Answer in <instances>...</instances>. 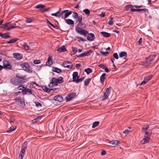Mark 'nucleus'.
<instances>
[{
	"mask_svg": "<svg viewBox=\"0 0 159 159\" xmlns=\"http://www.w3.org/2000/svg\"><path fill=\"white\" fill-rule=\"evenodd\" d=\"M33 62L35 64H37L40 63L41 61L39 60H35Z\"/></svg>",
	"mask_w": 159,
	"mask_h": 159,
	"instance_id": "nucleus-49",
	"label": "nucleus"
},
{
	"mask_svg": "<svg viewBox=\"0 0 159 159\" xmlns=\"http://www.w3.org/2000/svg\"><path fill=\"white\" fill-rule=\"evenodd\" d=\"M150 139H148L146 138H144L143 139H142L141 141V142L143 143H148Z\"/></svg>",
	"mask_w": 159,
	"mask_h": 159,
	"instance_id": "nucleus-36",
	"label": "nucleus"
},
{
	"mask_svg": "<svg viewBox=\"0 0 159 159\" xmlns=\"http://www.w3.org/2000/svg\"><path fill=\"white\" fill-rule=\"evenodd\" d=\"M65 11H68L65 12V14L64 16V19L65 20L66 18L69 15H71L72 13V11H69L68 10H66Z\"/></svg>",
	"mask_w": 159,
	"mask_h": 159,
	"instance_id": "nucleus-27",
	"label": "nucleus"
},
{
	"mask_svg": "<svg viewBox=\"0 0 159 159\" xmlns=\"http://www.w3.org/2000/svg\"><path fill=\"white\" fill-rule=\"evenodd\" d=\"M42 89L44 91L48 93L51 91V90L45 86H43Z\"/></svg>",
	"mask_w": 159,
	"mask_h": 159,
	"instance_id": "nucleus-31",
	"label": "nucleus"
},
{
	"mask_svg": "<svg viewBox=\"0 0 159 159\" xmlns=\"http://www.w3.org/2000/svg\"><path fill=\"white\" fill-rule=\"evenodd\" d=\"M88 52H86L85 51L84 52H83L81 54L77 56V57H78L80 58L83 57H85L86 56H88Z\"/></svg>",
	"mask_w": 159,
	"mask_h": 159,
	"instance_id": "nucleus-29",
	"label": "nucleus"
},
{
	"mask_svg": "<svg viewBox=\"0 0 159 159\" xmlns=\"http://www.w3.org/2000/svg\"><path fill=\"white\" fill-rule=\"evenodd\" d=\"M100 53L101 54L104 56H106L107 54H109V52L107 51L106 52H104L102 51H101L100 52Z\"/></svg>",
	"mask_w": 159,
	"mask_h": 159,
	"instance_id": "nucleus-50",
	"label": "nucleus"
},
{
	"mask_svg": "<svg viewBox=\"0 0 159 159\" xmlns=\"http://www.w3.org/2000/svg\"><path fill=\"white\" fill-rule=\"evenodd\" d=\"M52 57L50 56H49L48 58V61L46 62V65L48 66H50L52 63Z\"/></svg>",
	"mask_w": 159,
	"mask_h": 159,
	"instance_id": "nucleus-20",
	"label": "nucleus"
},
{
	"mask_svg": "<svg viewBox=\"0 0 159 159\" xmlns=\"http://www.w3.org/2000/svg\"><path fill=\"white\" fill-rule=\"evenodd\" d=\"M147 82L144 80V81H143L140 84H139L140 85H144Z\"/></svg>",
	"mask_w": 159,
	"mask_h": 159,
	"instance_id": "nucleus-61",
	"label": "nucleus"
},
{
	"mask_svg": "<svg viewBox=\"0 0 159 159\" xmlns=\"http://www.w3.org/2000/svg\"><path fill=\"white\" fill-rule=\"evenodd\" d=\"M10 24V23H7L5 24H2V26L1 27V28H2L4 29H6V28H7L9 26V25Z\"/></svg>",
	"mask_w": 159,
	"mask_h": 159,
	"instance_id": "nucleus-40",
	"label": "nucleus"
},
{
	"mask_svg": "<svg viewBox=\"0 0 159 159\" xmlns=\"http://www.w3.org/2000/svg\"><path fill=\"white\" fill-rule=\"evenodd\" d=\"M58 52H64L67 51L66 48H65V46H63L60 47L57 50Z\"/></svg>",
	"mask_w": 159,
	"mask_h": 159,
	"instance_id": "nucleus-22",
	"label": "nucleus"
},
{
	"mask_svg": "<svg viewBox=\"0 0 159 159\" xmlns=\"http://www.w3.org/2000/svg\"><path fill=\"white\" fill-rule=\"evenodd\" d=\"M18 40V39L15 38L14 39L11 40L10 41L7 42V43L9 44H11L16 42Z\"/></svg>",
	"mask_w": 159,
	"mask_h": 159,
	"instance_id": "nucleus-34",
	"label": "nucleus"
},
{
	"mask_svg": "<svg viewBox=\"0 0 159 159\" xmlns=\"http://www.w3.org/2000/svg\"><path fill=\"white\" fill-rule=\"evenodd\" d=\"M106 75L105 73H104L102 74L100 77V81L102 84H103L104 81L105 79H106L105 77Z\"/></svg>",
	"mask_w": 159,
	"mask_h": 159,
	"instance_id": "nucleus-24",
	"label": "nucleus"
},
{
	"mask_svg": "<svg viewBox=\"0 0 159 159\" xmlns=\"http://www.w3.org/2000/svg\"><path fill=\"white\" fill-rule=\"evenodd\" d=\"M98 66L103 69H104L105 68V67H106L105 65L103 64H101Z\"/></svg>",
	"mask_w": 159,
	"mask_h": 159,
	"instance_id": "nucleus-55",
	"label": "nucleus"
},
{
	"mask_svg": "<svg viewBox=\"0 0 159 159\" xmlns=\"http://www.w3.org/2000/svg\"><path fill=\"white\" fill-rule=\"evenodd\" d=\"M89 36H88L87 38V39L89 41H93L95 39V36L94 34L92 33H90L88 34Z\"/></svg>",
	"mask_w": 159,
	"mask_h": 159,
	"instance_id": "nucleus-17",
	"label": "nucleus"
},
{
	"mask_svg": "<svg viewBox=\"0 0 159 159\" xmlns=\"http://www.w3.org/2000/svg\"><path fill=\"white\" fill-rule=\"evenodd\" d=\"M113 18L112 17H111L110 18L109 22H108V24L110 25H112L113 24Z\"/></svg>",
	"mask_w": 159,
	"mask_h": 159,
	"instance_id": "nucleus-43",
	"label": "nucleus"
},
{
	"mask_svg": "<svg viewBox=\"0 0 159 159\" xmlns=\"http://www.w3.org/2000/svg\"><path fill=\"white\" fill-rule=\"evenodd\" d=\"M130 132V130H128L127 129H126L123 131V133L124 134H126L127 133H129Z\"/></svg>",
	"mask_w": 159,
	"mask_h": 159,
	"instance_id": "nucleus-62",
	"label": "nucleus"
},
{
	"mask_svg": "<svg viewBox=\"0 0 159 159\" xmlns=\"http://www.w3.org/2000/svg\"><path fill=\"white\" fill-rule=\"evenodd\" d=\"M22 93L24 95L26 94L29 95L32 94L33 95L35 96L34 95V91L33 90H31V89L27 88L26 87L25 89H23V91H22Z\"/></svg>",
	"mask_w": 159,
	"mask_h": 159,
	"instance_id": "nucleus-8",
	"label": "nucleus"
},
{
	"mask_svg": "<svg viewBox=\"0 0 159 159\" xmlns=\"http://www.w3.org/2000/svg\"><path fill=\"white\" fill-rule=\"evenodd\" d=\"M52 70L53 71L57 72L58 73H61L62 71L61 69H59L57 67H52Z\"/></svg>",
	"mask_w": 159,
	"mask_h": 159,
	"instance_id": "nucleus-21",
	"label": "nucleus"
},
{
	"mask_svg": "<svg viewBox=\"0 0 159 159\" xmlns=\"http://www.w3.org/2000/svg\"><path fill=\"white\" fill-rule=\"evenodd\" d=\"M152 76L151 75H149L146 77H145L144 78V80L147 82L150 80V79L152 78Z\"/></svg>",
	"mask_w": 159,
	"mask_h": 159,
	"instance_id": "nucleus-42",
	"label": "nucleus"
},
{
	"mask_svg": "<svg viewBox=\"0 0 159 159\" xmlns=\"http://www.w3.org/2000/svg\"><path fill=\"white\" fill-rule=\"evenodd\" d=\"M78 22H81L82 20V16H78Z\"/></svg>",
	"mask_w": 159,
	"mask_h": 159,
	"instance_id": "nucleus-58",
	"label": "nucleus"
},
{
	"mask_svg": "<svg viewBox=\"0 0 159 159\" xmlns=\"http://www.w3.org/2000/svg\"><path fill=\"white\" fill-rule=\"evenodd\" d=\"M78 73L77 72H73V75H72V79L73 80H76V78L77 79H78L79 78V76H78Z\"/></svg>",
	"mask_w": 159,
	"mask_h": 159,
	"instance_id": "nucleus-26",
	"label": "nucleus"
},
{
	"mask_svg": "<svg viewBox=\"0 0 159 159\" xmlns=\"http://www.w3.org/2000/svg\"><path fill=\"white\" fill-rule=\"evenodd\" d=\"M3 68L6 70L11 69L12 66L10 64V62L8 60H4L3 61Z\"/></svg>",
	"mask_w": 159,
	"mask_h": 159,
	"instance_id": "nucleus-6",
	"label": "nucleus"
},
{
	"mask_svg": "<svg viewBox=\"0 0 159 159\" xmlns=\"http://www.w3.org/2000/svg\"><path fill=\"white\" fill-rule=\"evenodd\" d=\"M84 71L87 74H88L92 72V70L91 68H88L84 70Z\"/></svg>",
	"mask_w": 159,
	"mask_h": 159,
	"instance_id": "nucleus-39",
	"label": "nucleus"
},
{
	"mask_svg": "<svg viewBox=\"0 0 159 159\" xmlns=\"http://www.w3.org/2000/svg\"><path fill=\"white\" fill-rule=\"evenodd\" d=\"M20 66L24 70L28 73H32V70L30 65L27 62H24L21 64Z\"/></svg>",
	"mask_w": 159,
	"mask_h": 159,
	"instance_id": "nucleus-3",
	"label": "nucleus"
},
{
	"mask_svg": "<svg viewBox=\"0 0 159 159\" xmlns=\"http://www.w3.org/2000/svg\"><path fill=\"white\" fill-rule=\"evenodd\" d=\"M35 105H36V106L37 107H42V104L38 102H35Z\"/></svg>",
	"mask_w": 159,
	"mask_h": 159,
	"instance_id": "nucleus-56",
	"label": "nucleus"
},
{
	"mask_svg": "<svg viewBox=\"0 0 159 159\" xmlns=\"http://www.w3.org/2000/svg\"><path fill=\"white\" fill-rule=\"evenodd\" d=\"M35 7L37 9L41 8V9L40 10V11L42 12L48 11L50 8H48V9H46L44 5L40 4L37 5Z\"/></svg>",
	"mask_w": 159,
	"mask_h": 159,
	"instance_id": "nucleus-9",
	"label": "nucleus"
},
{
	"mask_svg": "<svg viewBox=\"0 0 159 159\" xmlns=\"http://www.w3.org/2000/svg\"><path fill=\"white\" fill-rule=\"evenodd\" d=\"M15 100L17 102H20L21 105L25 104L24 99L21 97L16 98L15 99Z\"/></svg>",
	"mask_w": 159,
	"mask_h": 159,
	"instance_id": "nucleus-18",
	"label": "nucleus"
},
{
	"mask_svg": "<svg viewBox=\"0 0 159 159\" xmlns=\"http://www.w3.org/2000/svg\"><path fill=\"white\" fill-rule=\"evenodd\" d=\"M10 82L15 86H18L24 84L25 82V80H21L17 78H13L10 80Z\"/></svg>",
	"mask_w": 159,
	"mask_h": 159,
	"instance_id": "nucleus-2",
	"label": "nucleus"
},
{
	"mask_svg": "<svg viewBox=\"0 0 159 159\" xmlns=\"http://www.w3.org/2000/svg\"><path fill=\"white\" fill-rule=\"evenodd\" d=\"M119 56L120 57H124V58L125 59L127 56V53L125 52H122L120 53Z\"/></svg>",
	"mask_w": 159,
	"mask_h": 159,
	"instance_id": "nucleus-23",
	"label": "nucleus"
},
{
	"mask_svg": "<svg viewBox=\"0 0 159 159\" xmlns=\"http://www.w3.org/2000/svg\"><path fill=\"white\" fill-rule=\"evenodd\" d=\"M106 151L103 150H102V151L101 152V154L102 155H105V154H106Z\"/></svg>",
	"mask_w": 159,
	"mask_h": 159,
	"instance_id": "nucleus-63",
	"label": "nucleus"
},
{
	"mask_svg": "<svg viewBox=\"0 0 159 159\" xmlns=\"http://www.w3.org/2000/svg\"><path fill=\"white\" fill-rule=\"evenodd\" d=\"M156 55L155 54H152L150 55L147 58H146V63L147 64H149L150 62L152 61V60L155 57Z\"/></svg>",
	"mask_w": 159,
	"mask_h": 159,
	"instance_id": "nucleus-10",
	"label": "nucleus"
},
{
	"mask_svg": "<svg viewBox=\"0 0 159 159\" xmlns=\"http://www.w3.org/2000/svg\"><path fill=\"white\" fill-rule=\"evenodd\" d=\"M13 57L17 60H20L22 58V55L19 53H13Z\"/></svg>",
	"mask_w": 159,
	"mask_h": 159,
	"instance_id": "nucleus-13",
	"label": "nucleus"
},
{
	"mask_svg": "<svg viewBox=\"0 0 159 159\" xmlns=\"http://www.w3.org/2000/svg\"><path fill=\"white\" fill-rule=\"evenodd\" d=\"M73 17L75 19L78 18L79 16L78 13L75 12H73Z\"/></svg>",
	"mask_w": 159,
	"mask_h": 159,
	"instance_id": "nucleus-47",
	"label": "nucleus"
},
{
	"mask_svg": "<svg viewBox=\"0 0 159 159\" xmlns=\"http://www.w3.org/2000/svg\"><path fill=\"white\" fill-rule=\"evenodd\" d=\"M54 100L59 102H61L63 101V98L61 95H57L54 97Z\"/></svg>",
	"mask_w": 159,
	"mask_h": 159,
	"instance_id": "nucleus-14",
	"label": "nucleus"
},
{
	"mask_svg": "<svg viewBox=\"0 0 159 159\" xmlns=\"http://www.w3.org/2000/svg\"><path fill=\"white\" fill-rule=\"evenodd\" d=\"M83 25V23H82L81 22H79V23H78L77 25V27H81V25L82 26Z\"/></svg>",
	"mask_w": 159,
	"mask_h": 159,
	"instance_id": "nucleus-64",
	"label": "nucleus"
},
{
	"mask_svg": "<svg viewBox=\"0 0 159 159\" xmlns=\"http://www.w3.org/2000/svg\"><path fill=\"white\" fill-rule=\"evenodd\" d=\"M83 11L87 15H89L90 13V11L88 9H86L83 10Z\"/></svg>",
	"mask_w": 159,
	"mask_h": 159,
	"instance_id": "nucleus-45",
	"label": "nucleus"
},
{
	"mask_svg": "<svg viewBox=\"0 0 159 159\" xmlns=\"http://www.w3.org/2000/svg\"><path fill=\"white\" fill-rule=\"evenodd\" d=\"M75 30L78 33L81 35H86L87 34H89L88 31L80 27H76L75 28Z\"/></svg>",
	"mask_w": 159,
	"mask_h": 159,
	"instance_id": "nucleus-4",
	"label": "nucleus"
},
{
	"mask_svg": "<svg viewBox=\"0 0 159 159\" xmlns=\"http://www.w3.org/2000/svg\"><path fill=\"white\" fill-rule=\"evenodd\" d=\"M64 82V80L62 77L60 76L57 79L53 78L52 79V81L50 83L49 87H52L54 86H57L58 84L63 83Z\"/></svg>",
	"mask_w": 159,
	"mask_h": 159,
	"instance_id": "nucleus-1",
	"label": "nucleus"
},
{
	"mask_svg": "<svg viewBox=\"0 0 159 159\" xmlns=\"http://www.w3.org/2000/svg\"><path fill=\"white\" fill-rule=\"evenodd\" d=\"M111 88L109 87L107 88L105 92L104 93L102 97V101H104L107 99L108 97V96L110 93Z\"/></svg>",
	"mask_w": 159,
	"mask_h": 159,
	"instance_id": "nucleus-5",
	"label": "nucleus"
},
{
	"mask_svg": "<svg viewBox=\"0 0 159 159\" xmlns=\"http://www.w3.org/2000/svg\"><path fill=\"white\" fill-rule=\"evenodd\" d=\"M26 148L27 146L26 145L23 144L22 145L20 152V153L19 156V159H22L25 152V149Z\"/></svg>",
	"mask_w": 159,
	"mask_h": 159,
	"instance_id": "nucleus-7",
	"label": "nucleus"
},
{
	"mask_svg": "<svg viewBox=\"0 0 159 159\" xmlns=\"http://www.w3.org/2000/svg\"><path fill=\"white\" fill-rule=\"evenodd\" d=\"M84 78H82L80 79L78 78L77 79L75 80H73V81L75 82L76 83H78L82 81Z\"/></svg>",
	"mask_w": 159,
	"mask_h": 159,
	"instance_id": "nucleus-41",
	"label": "nucleus"
},
{
	"mask_svg": "<svg viewBox=\"0 0 159 159\" xmlns=\"http://www.w3.org/2000/svg\"><path fill=\"white\" fill-rule=\"evenodd\" d=\"M99 123L100 122L99 121H95L93 122V124L92 127L93 128H94L96 127L99 125Z\"/></svg>",
	"mask_w": 159,
	"mask_h": 159,
	"instance_id": "nucleus-35",
	"label": "nucleus"
},
{
	"mask_svg": "<svg viewBox=\"0 0 159 159\" xmlns=\"http://www.w3.org/2000/svg\"><path fill=\"white\" fill-rule=\"evenodd\" d=\"M9 25V26L8 27L7 29V30L8 31L9 30H10L11 29L18 28V27L17 26H14L13 25H10V24Z\"/></svg>",
	"mask_w": 159,
	"mask_h": 159,
	"instance_id": "nucleus-32",
	"label": "nucleus"
},
{
	"mask_svg": "<svg viewBox=\"0 0 159 159\" xmlns=\"http://www.w3.org/2000/svg\"><path fill=\"white\" fill-rule=\"evenodd\" d=\"M76 96V93H68L66 97V102L70 101L73 97Z\"/></svg>",
	"mask_w": 159,
	"mask_h": 159,
	"instance_id": "nucleus-11",
	"label": "nucleus"
},
{
	"mask_svg": "<svg viewBox=\"0 0 159 159\" xmlns=\"http://www.w3.org/2000/svg\"><path fill=\"white\" fill-rule=\"evenodd\" d=\"M42 116H38L37 118H36L34 119V120H35V122H37L38 121H39L40 120L41 118H42Z\"/></svg>",
	"mask_w": 159,
	"mask_h": 159,
	"instance_id": "nucleus-52",
	"label": "nucleus"
},
{
	"mask_svg": "<svg viewBox=\"0 0 159 159\" xmlns=\"http://www.w3.org/2000/svg\"><path fill=\"white\" fill-rule=\"evenodd\" d=\"M16 77L17 78L20 79V80H25V77H22L19 73L17 74L16 75Z\"/></svg>",
	"mask_w": 159,
	"mask_h": 159,
	"instance_id": "nucleus-38",
	"label": "nucleus"
},
{
	"mask_svg": "<svg viewBox=\"0 0 159 159\" xmlns=\"http://www.w3.org/2000/svg\"><path fill=\"white\" fill-rule=\"evenodd\" d=\"M65 20H66V23L69 25H72L74 24V21L71 19H65Z\"/></svg>",
	"mask_w": 159,
	"mask_h": 159,
	"instance_id": "nucleus-28",
	"label": "nucleus"
},
{
	"mask_svg": "<svg viewBox=\"0 0 159 159\" xmlns=\"http://www.w3.org/2000/svg\"><path fill=\"white\" fill-rule=\"evenodd\" d=\"M24 85H23L17 87V89L19 90H22L23 91V89H25L26 88V87H25Z\"/></svg>",
	"mask_w": 159,
	"mask_h": 159,
	"instance_id": "nucleus-46",
	"label": "nucleus"
},
{
	"mask_svg": "<svg viewBox=\"0 0 159 159\" xmlns=\"http://www.w3.org/2000/svg\"><path fill=\"white\" fill-rule=\"evenodd\" d=\"M73 51L75 52L73 54H75L77 52V49L76 47H71Z\"/></svg>",
	"mask_w": 159,
	"mask_h": 159,
	"instance_id": "nucleus-51",
	"label": "nucleus"
},
{
	"mask_svg": "<svg viewBox=\"0 0 159 159\" xmlns=\"http://www.w3.org/2000/svg\"><path fill=\"white\" fill-rule=\"evenodd\" d=\"M77 38L78 39V42H80L81 40L82 41L84 42L86 41V39H84L83 38L81 37H77Z\"/></svg>",
	"mask_w": 159,
	"mask_h": 159,
	"instance_id": "nucleus-48",
	"label": "nucleus"
},
{
	"mask_svg": "<svg viewBox=\"0 0 159 159\" xmlns=\"http://www.w3.org/2000/svg\"><path fill=\"white\" fill-rule=\"evenodd\" d=\"M120 143V142L119 140H113L111 141L110 143L112 145V146L114 147L115 146L117 145Z\"/></svg>",
	"mask_w": 159,
	"mask_h": 159,
	"instance_id": "nucleus-19",
	"label": "nucleus"
},
{
	"mask_svg": "<svg viewBox=\"0 0 159 159\" xmlns=\"http://www.w3.org/2000/svg\"><path fill=\"white\" fill-rule=\"evenodd\" d=\"M149 128V126L148 125H146L145 126H144L142 128V130L143 132H146L148 131V129Z\"/></svg>",
	"mask_w": 159,
	"mask_h": 159,
	"instance_id": "nucleus-33",
	"label": "nucleus"
},
{
	"mask_svg": "<svg viewBox=\"0 0 159 159\" xmlns=\"http://www.w3.org/2000/svg\"><path fill=\"white\" fill-rule=\"evenodd\" d=\"M23 46L24 48L26 50H28L29 49V47L27 45H23Z\"/></svg>",
	"mask_w": 159,
	"mask_h": 159,
	"instance_id": "nucleus-54",
	"label": "nucleus"
},
{
	"mask_svg": "<svg viewBox=\"0 0 159 159\" xmlns=\"http://www.w3.org/2000/svg\"><path fill=\"white\" fill-rule=\"evenodd\" d=\"M91 78H89L86 79L84 81V85L86 86L88 85L89 81H90Z\"/></svg>",
	"mask_w": 159,
	"mask_h": 159,
	"instance_id": "nucleus-44",
	"label": "nucleus"
},
{
	"mask_svg": "<svg viewBox=\"0 0 159 159\" xmlns=\"http://www.w3.org/2000/svg\"><path fill=\"white\" fill-rule=\"evenodd\" d=\"M60 13V11H58L55 13H53L51 14V15L54 16H58L57 15Z\"/></svg>",
	"mask_w": 159,
	"mask_h": 159,
	"instance_id": "nucleus-57",
	"label": "nucleus"
},
{
	"mask_svg": "<svg viewBox=\"0 0 159 159\" xmlns=\"http://www.w3.org/2000/svg\"><path fill=\"white\" fill-rule=\"evenodd\" d=\"M130 10L132 11H144V12H148V9L146 8L144 9H134V8H131Z\"/></svg>",
	"mask_w": 159,
	"mask_h": 159,
	"instance_id": "nucleus-15",
	"label": "nucleus"
},
{
	"mask_svg": "<svg viewBox=\"0 0 159 159\" xmlns=\"http://www.w3.org/2000/svg\"><path fill=\"white\" fill-rule=\"evenodd\" d=\"M10 37L11 36L9 35V33H5L4 34H2V37L3 38L7 39Z\"/></svg>",
	"mask_w": 159,
	"mask_h": 159,
	"instance_id": "nucleus-30",
	"label": "nucleus"
},
{
	"mask_svg": "<svg viewBox=\"0 0 159 159\" xmlns=\"http://www.w3.org/2000/svg\"><path fill=\"white\" fill-rule=\"evenodd\" d=\"M63 65L65 67L68 68H71L73 66L72 63L70 61H64L63 63Z\"/></svg>",
	"mask_w": 159,
	"mask_h": 159,
	"instance_id": "nucleus-12",
	"label": "nucleus"
},
{
	"mask_svg": "<svg viewBox=\"0 0 159 159\" xmlns=\"http://www.w3.org/2000/svg\"><path fill=\"white\" fill-rule=\"evenodd\" d=\"M63 11L58 15V16L59 17H61L62 19H64V16L63 15V14L65 13V12L67 11Z\"/></svg>",
	"mask_w": 159,
	"mask_h": 159,
	"instance_id": "nucleus-37",
	"label": "nucleus"
},
{
	"mask_svg": "<svg viewBox=\"0 0 159 159\" xmlns=\"http://www.w3.org/2000/svg\"><path fill=\"white\" fill-rule=\"evenodd\" d=\"M152 132L151 131L148 130V131L146 132L145 133L144 135V138H146L148 139H150V136L152 134Z\"/></svg>",
	"mask_w": 159,
	"mask_h": 159,
	"instance_id": "nucleus-16",
	"label": "nucleus"
},
{
	"mask_svg": "<svg viewBox=\"0 0 159 159\" xmlns=\"http://www.w3.org/2000/svg\"><path fill=\"white\" fill-rule=\"evenodd\" d=\"M15 129L14 128H11L10 129H8L7 131V132L10 133L11 132H12V131L14 130Z\"/></svg>",
	"mask_w": 159,
	"mask_h": 159,
	"instance_id": "nucleus-59",
	"label": "nucleus"
},
{
	"mask_svg": "<svg viewBox=\"0 0 159 159\" xmlns=\"http://www.w3.org/2000/svg\"><path fill=\"white\" fill-rule=\"evenodd\" d=\"M51 26L55 29H59V27L57 25H54V24H52L51 25Z\"/></svg>",
	"mask_w": 159,
	"mask_h": 159,
	"instance_id": "nucleus-60",
	"label": "nucleus"
},
{
	"mask_svg": "<svg viewBox=\"0 0 159 159\" xmlns=\"http://www.w3.org/2000/svg\"><path fill=\"white\" fill-rule=\"evenodd\" d=\"M100 33L103 37L106 38L109 37L111 36L110 33L105 32H101Z\"/></svg>",
	"mask_w": 159,
	"mask_h": 159,
	"instance_id": "nucleus-25",
	"label": "nucleus"
},
{
	"mask_svg": "<svg viewBox=\"0 0 159 159\" xmlns=\"http://www.w3.org/2000/svg\"><path fill=\"white\" fill-rule=\"evenodd\" d=\"M114 58H115L116 59H118V56L117 53H115L113 54V55Z\"/></svg>",
	"mask_w": 159,
	"mask_h": 159,
	"instance_id": "nucleus-53",
	"label": "nucleus"
}]
</instances>
